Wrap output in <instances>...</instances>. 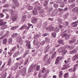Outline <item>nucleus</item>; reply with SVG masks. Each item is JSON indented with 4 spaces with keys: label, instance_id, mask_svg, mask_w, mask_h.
<instances>
[{
    "label": "nucleus",
    "instance_id": "f257e3e1",
    "mask_svg": "<svg viewBox=\"0 0 78 78\" xmlns=\"http://www.w3.org/2000/svg\"><path fill=\"white\" fill-rule=\"evenodd\" d=\"M66 49V47H61L58 50V51H59V53H61L62 51V55H64L65 54H66V53L67 52V50H64Z\"/></svg>",
    "mask_w": 78,
    "mask_h": 78
},
{
    "label": "nucleus",
    "instance_id": "f03ea898",
    "mask_svg": "<svg viewBox=\"0 0 78 78\" xmlns=\"http://www.w3.org/2000/svg\"><path fill=\"white\" fill-rule=\"evenodd\" d=\"M32 25H33L32 24L29 23L28 24V26H27L26 24H24L20 28V30H23V29H24V28H26V30H28L30 28V27Z\"/></svg>",
    "mask_w": 78,
    "mask_h": 78
},
{
    "label": "nucleus",
    "instance_id": "7ed1b4c3",
    "mask_svg": "<svg viewBox=\"0 0 78 78\" xmlns=\"http://www.w3.org/2000/svg\"><path fill=\"white\" fill-rule=\"evenodd\" d=\"M34 69H35V67H34V65L33 64H32L30 66L28 70V73H30L31 72H33V71L34 70Z\"/></svg>",
    "mask_w": 78,
    "mask_h": 78
},
{
    "label": "nucleus",
    "instance_id": "20e7f679",
    "mask_svg": "<svg viewBox=\"0 0 78 78\" xmlns=\"http://www.w3.org/2000/svg\"><path fill=\"white\" fill-rule=\"evenodd\" d=\"M59 28L57 27L55 29L54 32L51 33V35L53 37H56V33H58V32H59Z\"/></svg>",
    "mask_w": 78,
    "mask_h": 78
},
{
    "label": "nucleus",
    "instance_id": "39448f33",
    "mask_svg": "<svg viewBox=\"0 0 78 78\" xmlns=\"http://www.w3.org/2000/svg\"><path fill=\"white\" fill-rule=\"evenodd\" d=\"M52 16H59L60 14L58 13V10L57 9H55L52 12L51 14Z\"/></svg>",
    "mask_w": 78,
    "mask_h": 78
},
{
    "label": "nucleus",
    "instance_id": "423d86ee",
    "mask_svg": "<svg viewBox=\"0 0 78 78\" xmlns=\"http://www.w3.org/2000/svg\"><path fill=\"white\" fill-rule=\"evenodd\" d=\"M37 9L39 11V13H40V14H43V13L44 12V8L42 6L38 7H37Z\"/></svg>",
    "mask_w": 78,
    "mask_h": 78
},
{
    "label": "nucleus",
    "instance_id": "0eeeda50",
    "mask_svg": "<svg viewBox=\"0 0 78 78\" xmlns=\"http://www.w3.org/2000/svg\"><path fill=\"white\" fill-rule=\"evenodd\" d=\"M11 17H12V19L13 21H15L17 19V16L16 15H11Z\"/></svg>",
    "mask_w": 78,
    "mask_h": 78
},
{
    "label": "nucleus",
    "instance_id": "6e6552de",
    "mask_svg": "<svg viewBox=\"0 0 78 78\" xmlns=\"http://www.w3.org/2000/svg\"><path fill=\"white\" fill-rule=\"evenodd\" d=\"M47 30L51 32L55 29V28L51 26H50L47 27Z\"/></svg>",
    "mask_w": 78,
    "mask_h": 78
},
{
    "label": "nucleus",
    "instance_id": "1a4fd4ad",
    "mask_svg": "<svg viewBox=\"0 0 78 78\" xmlns=\"http://www.w3.org/2000/svg\"><path fill=\"white\" fill-rule=\"evenodd\" d=\"M37 18L35 17H33L32 20L31 21L32 23H37Z\"/></svg>",
    "mask_w": 78,
    "mask_h": 78
},
{
    "label": "nucleus",
    "instance_id": "9d476101",
    "mask_svg": "<svg viewBox=\"0 0 78 78\" xmlns=\"http://www.w3.org/2000/svg\"><path fill=\"white\" fill-rule=\"evenodd\" d=\"M13 2H14V4L17 7H19L20 5H19V3L18 2H17V0H13Z\"/></svg>",
    "mask_w": 78,
    "mask_h": 78
},
{
    "label": "nucleus",
    "instance_id": "9b49d317",
    "mask_svg": "<svg viewBox=\"0 0 78 78\" xmlns=\"http://www.w3.org/2000/svg\"><path fill=\"white\" fill-rule=\"evenodd\" d=\"M7 74L6 72L3 71L2 73L1 74V75H2L1 78H6Z\"/></svg>",
    "mask_w": 78,
    "mask_h": 78
},
{
    "label": "nucleus",
    "instance_id": "f8f14e48",
    "mask_svg": "<svg viewBox=\"0 0 78 78\" xmlns=\"http://www.w3.org/2000/svg\"><path fill=\"white\" fill-rule=\"evenodd\" d=\"M50 48V45L48 44L46 47L45 48V50H44V53H46V52H47L48 51V49Z\"/></svg>",
    "mask_w": 78,
    "mask_h": 78
},
{
    "label": "nucleus",
    "instance_id": "ddd939ff",
    "mask_svg": "<svg viewBox=\"0 0 78 78\" xmlns=\"http://www.w3.org/2000/svg\"><path fill=\"white\" fill-rule=\"evenodd\" d=\"M26 46L27 47L28 49H30V48H31V44H30V42H27L26 44Z\"/></svg>",
    "mask_w": 78,
    "mask_h": 78
},
{
    "label": "nucleus",
    "instance_id": "4468645a",
    "mask_svg": "<svg viewBox=\"0 0 78 78\" xmlns=\"http://www.w3.org/2000/svg\"><path fill=\"white\" fill-rule=\"evenodd\" d=\"M77 67H78V60L76 62V64L74 65V67L73 69V72H75L76 70V68Z\"/></svg>",
    "mask_w": 78,
    "mask_h": 78
},
{
    "label": "nucleus",
    "instance_id": "2eb2a0df",
    "mask_svg": "<svg viewBox=\"0 0 78 78\" xmlns=\"http://www.w3.org/2000/svg\"><path fill=\"white\" fill-rule=\"evenodd\" d=\"M33 13L34 15V16H36V15H37L38 13H37V9H34V10L33 11Z\"/></svg>",
    "mask_w": 78,
    "mask_h": 78
},
{
    "label": "nucleus",
    "instance_id": "dca6fc26",
    "mask_svg": "<svg viewBox=\"0 0 78 78\" xmlns=\"http://www.w3.org/2000/svg\"><path fill=\"white\" fill-rule=\"evenodd\" d=\"M58 44H60V45H64V41L62 40H61L58 41Z\"/></svg>",
    "mask_w": 78,
    "mask_h": 78
},
{
    "label": "nucleus",
    "instance_id": "f3484780",
    "mask_svg": "<svg viewBox=\"0 0 78 78\" xmlns=\"http://www.w3.org/2000/svg\"><path fill=\"white\" fill-rule=\"evenodd\" d=\"M6 23V22H3L2 20H0V26H2L3 25H5Z\"/></svg>",
    "mask_w": 78,
    "mask_h": 78
},
{
    "label": "nucleus",
    "instance_id": "a211bd4d",
    "mask_svg": "<svg viewBox=\"0 0 78 78\" xmlns=\"http://www.w3.org/2000/svg\"><path fill=\"white\" fill-rule=\"evenodd\" d=\"M78 23V21H77L73 23L72 25L73 27H76L77 26V24Z\"/></svg>",
    "mask_w": 78,
    "mask_h": 78
},
{
    "label": "nucleus",
    "instance_id": "6ab92c4d",
    "mask_svg": "<svg viewBox=\"0 0 78 78\" xmlns=\"http://www.w3.org/2000/svg\"><path fill=\"white\" fill-rule=\"evenodd\" d=\"M63 73L62 71H60L59 73L58 76L59 78H62Z\"/></svg>",
    "mask_w": 78,
    "mask_h": 78
},
{
    "label": "nucleus",
    "instance_id": "aec40b11",
    "mask_svg": "<svg viewBox=\"0 0 78 78\" xmlns=\"http://www.w3.org/2000/svg\"><path fill=\"white\" fill-rule=\"evenodd\" d=\"M51 59L50 58H49L48 60L46 62V65H48V64H50V63H51Z\"/></svg>",
    "mask_w": 78,
    "mask_h": 78
},
{
    "label": "nucleus",
    "instance_id": "412c9836",
    "mask_svg": "<svg viewBox=\"0 0 78 78\" xmlns=\"http://www.w3.org/2000/svg\"><path fill=\"white\" fill-rule=\"evenodd\" d=\"M69 25V23L68 22H65L63 23V26L64 28H66V27H67Z\"/></svg>",
    "mask_w": 78,
    "mask_h": 78
},
{
    "label": "nucleus",
    "instance_id": "4be33fe9",
    "mask_svg": "<svg viewBox=\"0 0 78 78\" xmlns=\"http://www.w3.org/2000/svg\"><path fill=\"white\" fill-rule=\"evenodd\" d=\"M58 22V23L59 24H62V20L60 18L58 19L57 20Z\"/></svg>",
    "mask_w": 78,
    "mask_h": 78
},
{
    "label": "nucleus",
    "instance_id": "5701e85b",
    "mask_svg": "<svg viewBox=\"0 0 78 78\" xmlns=\"http://www.w3.org/2000/svg\"><path fill=\"white\" fill-rule=\"evenodd\" d=\"M29 50H27L26 51V52L24 53V56H23V58H24L26 56V55H27L28 53H29Z\"/></svg>",
    "mask_w": 78,
    "mask_h": 78
},
{
    "label": "nucleus",
    "instance_id": "b1692460",
    "mask_svg": "<svg viewBox=\"0 0 78 78\" xmlns=\"http://www.w3.org/2000/svg\"><path fill=\"white\" fill-rule=\"evenodd\" d=\"M34 45H37V43H38V41H37V39H34V41L33 42Z\"/></svg>",
    "mask_w": 78,
    "mask_h": 78
},
{
    "label": "nucleus",
    "instance_id": "393cba45",
    "mask_svg": "<svg viewBox=\"0 0 78 78\" xmlns=\"http://www.w3.org/2000/svg\"><path fill=\"white\" fill-rule=\"evenodd\" d=\"M67 68V66L66 65H64L63 66V67L61 68L62 70H65Z\"/></svg>",
    "mask_w": 78,
    "mask_h": 78
},
{
    "label": "nucleus",
    "instance_id": "a878e982",
    "mask_svg": "<svg viewBox=\"0 0 78 78\" xmlns=\"http://www.w3.org/2000/svg\"><path fill=\"white\" fill-rule=\"evenodd\" d=\"M59 57H58L56 58L55 62V64H58L59 62Z\"/></svg>",
    "mask_w": 78,
    "mask_h": 78
},
{
    "label": "nucleus",
    "instance_id": "bb28decb",
    "mask_svg": "<svg viewBox=\"0 0 78 78\" xmlns=\"http://www.w3.org/2000/svg\"><path fill=\"white\" fill-rule=\"evenodd\" d=\"M19 55V52L17 51L13 55V58H16Z\"/></svg>",
    "mask_w": 78,
    "mask_h": 78
},
{
    "label": "nucleus",
    "instance_id": "cd10ccee",
    "mask_svg": "<svg viewBox=\"0 0 78 78\" xmlns=\"http://www.w3.org/2000/svg\"><path fill=\"white\" fill-rule=\"evenodd\" d=\"M7 43V39L6 38H4L2 41L3 44H6Z\"/></svg>",
    "mask_w": 78,
    "mask_h": 78
},
{
    "label": "nucleus",
    "instance_id": "c85d7f7f",
    "mask_svg": "<svg viewBox=\"0 0 78 78\" xmlns=\"http://www.w3.org/2000/svg\"><path fill=\"white\" fill-rule=\"evenodd\" d=\"M73 60V61H76L77 59V55H75L74 56H73L72 58Z\"/></svg>",
    "mask_w": 78,
    "mask_h": 78
},
{
    "label": "nucleus",
    "instance_id": "c756f323",
    "mask_svg": "<svg viewBox=\"0 0 78 78\" xmlns=\"http://www.w3.org/2000/svg\"><path fill=\"white\" fill-rule=\"evenodd\" d=\"M26 18V16H23L21 21V22H24V21H25V18Z\"/></svg>",
    "mask_w": 78,
    "mask_h": 78
},
{
    "label": "nucleus",
    "instance_id": "7c9ffc66",
    "mask_svg": "<svg viewBox=\"0 0 78 78\" xmlns=\"http://www.w3.org/2000/svg\"><path fill=\"white\" fill-rule=\"evenodd\" d=\"M69 77V73H65L64 75V78H67Z\"/></svg>",
    "mask_w": 78,
    "mask_h": 78
},
{
    "label": "nucleus",
    "instance_id": "2f4dec72",
    "mask_svg": "<svg viewBox=\"0 0 78 78\" xmlns=\"http://www.w3.org/2000/svg\"><path fill=\"white\" fill-rule=\"evenodd\" d=\"M76 50L75 49H74L70 51L69 53L70 54H73V53H76Z\"/></svg>",
    "mask_w": 78,
    "mask_h": 78
},
{
    "label": "nucleus",
    "instance_id": "473e14b6",
    "mask_svg": "<svg viewBox=\"0 0 78 78\" xmlns=\"http://www.w3.org/2000/svg\"><path fill=\"white\" fill-rule=\"evenodd\" d=\"M12 38H9L8 41V44H11V43H12Z\"/></svg>",
    "mask_w": 78,
    "mask_h": 78
},
{
    "label": "nucleus",
    "instance_id": "72a5a7b5",
    "mask_svg": "<svg viewBox=\"0 0 78 78\" xmlns=\"http://www.w3.org/2000/svg\"><path fill=\"white\" fill-rule=\"evenodd\" d=\"M6 28H7V25H4L1 27V28L2 30H3Z\"/></svg>",
    "mask_w": 78,
    "mask_h": 78
},
{
    "label": "nucleus",
    "instance_id": "f704fd0d",
    "mask_svg": "<svg viewBox=\"0 0 78 78\" xmlns=\"http://www.w3.org/2000/svg\"><path fill=\"white\" fill-rule=\"evenodd\" d=\"M45 42H46L47 43H49L50 42V38L48 37L45 38Z\"/></svg>",
    "mask_w": 78,
    "mask_h": 78
},
{
    "label": "nucleus",
    "instance_id": "c9c22d12",
    "mask_svg": "<svg viewBox=\"0 0 78 78\" xmlns=\"http://www.w3.org/2000/svg\"><path fill=\"white\" fill-rule=\"evenodd\" d=\"M18 28V26H15V27H12L11 28V30H16V28Z\"/></svg>",
    "mask_w": 78,
    "mask_h": 78
},
{
    "label": "nucleus",
    "instance_id": "e433bc0d",
    "mask_svg": "<svg viewBox=\"0 0 78 78\" xmlns=\"http://www.w3.org/2000/svg\"><path fill=\"white\" fill-rule=\"evenodd\" d=\"M43 76V75L42 73L41 72H39L38 74V78H41V77H42Z\"/></svg>",
    "mask_w": 78,
    "mask_h": 78
},
{
    "label": "nucleus",
    "instance_id": "4c0bfd02",
    "mask_svg": "<svg viewBox=\"0 0 78 78\" xmlns=\"http://www.w3.org/2000/svg\"><path fill=\"white\" fill-rule=\"evenodd\" d=\"M49 2V0H45L44 3V6H47L48 5V2Z\"/></svg>",
    "mask_w": 78,
    "mask_h": 78
},
{
    "label": "nucleus",
    "instance_id": "58836bf2",
    "mask_svg": "<svg viewBox=\"0 0 78 78\" xmlns=\"http://www.w3.org/2000/svg\"><path fill=\"white\" fill-rule=\"evenodd\" d=\"M12 61L11 60V58H9V61L8 62V65H10V64L11 63Z\"/></svg>",
    "mask_w": 78,
    "mask_h": 78
},
{
    "label": "nucleus",
    "instance_id": "ea45409f",
    "mask_svg": "<svg viewBox=\"0 0 78 78\" xmlns=\"http://www.w3.org/2000/svg\"><path fill=\"white\" fill-rule=\"evenodd\" d=\"M40 65L37 66H36V70L37 71H39L40 70Z\"/></svg>",
    "mask_w": 78,
    "mask_h": 78
},
{
    "label": "nucleus",
    "instance_id": "a19ab883",
    "mask_svg": "<svg viewBox=\"0 0 78 78\" xmlns=\"http://www.w3.org/2000/svg\"><path fill=\"white\" fill-rule=\"evenodd\" d=\"M18 35V34H17V33H15L13 34L12 36V37L14 38V37H16V36H17Z\"/></svg>",
    "mask_w": 78,
    "mask_h": 78
},
{
    "label": "nucleus",
    "instance_id": "79ce46f5",
    "mask_svg": "<svg viewBox=\"0 0 78 78\" xmlns=\"http://www.w3.org/2000/svg\"><path fill=\"white\" fill-rule=\"evenodd\" d=\"M75 41H76V40H75V39H73L71 41H69V44H72V43H73V42H75Z\"/></svg>",
    "mask_w": 78,
    "mask_h": 78
},
{
    "label": "nucleus",
    "instance_id": "37998d69",
    "mask_svg": "<svg viewBox=\"0 0 78 78\" xmlns=\"http://www.w3.org/2000/svg\"><path fill=\"white\" fill-rule=\"evenodd\" d=\"M48 54H46L44 57V60L46 61L47 59L48 58Z\"/></svg>",
    "mask_w": 78,
    "mask_h": 78
},
{
    "label": "nucleus",
    "instance_id": "c03bdc74",
    "mask_svg": "<svg viewBox=\"0 0 78 78\" xmlns=\"http://www.w3.org/2000/svg\"><path fill=\"white\" fill-rule=\"evenodd\" d=\"M68 34L66 33H65L64 34H63L62 35V38H63V37H66V36H67Z\"/></svg>",
    "mask_w": 78,
    "mask_h": 78
},
{
    "label": "nucleus",
    "instance_id": "a18cd8bd",
    "mask_svg": "<svg viewBox=\"0 0 78 78\" xmlns=\"http://www.w3.org/2000/svg\"><path fill=\"white\" fill-rule=\"evenodd\" d=\"M46 70L45 69V68H43L42 69V70H41V72H42V73H44L45 72Z\"/></svg>",
    "mask_w": 78,
    "mask_h": 78
},
{
    "label": "nucleus",
    "instance_id": "49530a36",
    "mask_svg": "<svg viewBox=\"0 0 78 78\" xmlns=\"http://www.w3.org/2000/svg\"><path fill=\"white\" fill-rule=\"evenodd\" d=\"M55 55H56V53H55L54 54H53L51 57V58H52V59H53V58H55Z\"/></svg>",
    "mask_w": 78,
    "mask_h": 78
},
{
    "label": "nucleus",
    "instance_id": "de8ad7c7",
    "mask_svg": "<svg viewBox=\"0 0 78 78\" xmlns=\"http://www.w3.org/2000/svg\"><path fill=\"white\" fill-rule=\"evenodd\" d=\"M53 6L54 8H58V4H54L53 5Z\"/></svg>",
    "mask_w": 78,
    "mask_h": 78
},
{
    "label": "nucleus",
    "instance_id": "09e8293b",
    "mask_svg": "<svg viewBox=\"0 0 78 78\" xmlns=\"http://www.w3.org/2000/svg\"><path fill=\"white\" fill-rule=\"evenodd\" d=\"M60 7H61V8H63V7H64V3H62L60 5Z\"/></svg>",
    "mask_w": 78,
    "mask_h": 78
},
{
    "label": "nucleus",
    "instance_id": "8fccbe9b",
    "mask_svg": "<svg viewBox=\"0 0 78 78\" xmlns=\"http://www.w3.org/2000/svg\"><path fill=\"white\" fill-rule=\"evenodd\" d=\"M11 12L12 14H12H13V15H15V14H14V12H14V10H13L12 9H11Z\"/></svg>",
    "mask_w": 78,
    "mask_h": 78
},
{
    "label": "nucleus",
    "instance_id": "3c124183",
    "mask_svg": "<svg viewBox=\"0 0 78 78\" xmlns=\"http://www.w3.org/2000/svg\"><path fill=\"white\" fill-rule=\"evenodd\" d=\"M16 47H13L12 49V50H11V51H14V50H16Z\"/></svg>",
    "mask_w": 78,
    "mask_h": 78
},
{
    "label": "nucleus",
    "instance_id": "603ef678",
    "mask_svg": "<svg viewBox=\"0 0 78 78\" xmlns=\"http://www.w3.org/2000/svg\"><path fill=\"white\" fill-rule=\"evenodd\" d=\"M33 7H32L31 6H30L28 8V9L29 10H32V9H33Z\"/></svg>",
    "mask_w": 78,
    "mask_h": 78
},
{
    "label": "nucleus",
    "instance_id": "864d4df0",
    "mask_svg": "<svg viewBox=\"0 0 78 78\" xmlns=\"http://www.w3.org/2000/svg\"><path fill=\"white\" fill-rule=\"evenodd\" d=\"M77 9H78V8L75 7L73 9V12H75L76 10Z\"/></svg>",
    "mask_w": 78,
    "mask_h": 78
},
{
    "label": "nucleus",
    "instance_id": "5fc2aeb1",
    "mask_svg": "<svg viewBox=\"0 0 78 78\" xmlns=\"http://www.w3.org/2000/svg\"><path fill=\"white\" fill-rule=\"evenodd\" d=\"M5 64H4L2 66V69H1V70H2L3 69H4V67H5Z\"/></svg>",
    "mask_w": 78,
    "mask_h": 78
},
{
    "label": "nucleus",
    "instance_id": "6e6d98bb",
    "mask_svg": "<svg viewBox=\"0 0 78 78\" xmlns=\"http://www.w3.org/2000/svg\"><path fill=\"white\" fill-rule=\"evenodd\" d=\"M45 44V41L43 40L41 42V45H44Z\"/></svg>",
    "mask_w": 78,
    "mask_h": 78
},
{
    "label": "nucleus",
    "instance_id": "4d7b16f0",
    "mask_svg": "<svg viewBox=\"0 0 78 78\" xmlns=\"http://www.w3.org/2000/svg\"><path fill=\"white\" fill-rule=\"evenodd\" d=\"M8 6H9V5H8V4H6L3 6V7L4 8H8Z\"/></svg>",
    "mask_w": 78,
    "mask_h": 78
},
{
    "label": "nucleus",
    "instance_id": "13d9d810",
    "mask_svg": "<svg viewBox=\"0 0 78 78\" xmlns=\"http://www.w3.org/2000/svg\"><path fill=\"white\" fill-rule=\"evenodd\" d=\"M22 59V57H20L18 58H17L16 59V61H19L20 60Z\"/></svg>",
    "mask_w": 78,
    "mask_h": 78
},
{
    "label": "nucleus",
    "instance_id": "bf43d9fd",
    "mask_svg": "<svg viewBox=\"0 0 78 78\" xmlns=\"http://www.w3.org/2000/svg\"><path fill=\"white\" fill-rule=\"evenodd\" d=\"M8 55L7 56L8 58H9L11 56V54L9 52L8 53Z\"/></svg>",
    "mask_w": 78,
    "mask_h": 78
},
{
    "label": "nucleus",
    "instance_id": "052dcab7",
    "mask_svg": "<svg viewBox=\"0 0 78 78\" xmlns=\"http://www.w3.org/2000/svg\"><path fill=\"white\" fill-rule=\"evenodd\" d=\"M62 2V0H58L57 2L58 3H61Z\"/></svg>",
    "mask_w": 78,
    "mask_h": 78
},
{
    "label": "nucleus",
    "instance_id": "680f3d73",
    "mask_svg": "<svg viewBox=\"0 0 78 78\" xmlns=\"http://www.w3.org/2000/svg\"><path fill=\"white\" fill-rule=\"evenodd\" d=\"M66 36V37L65 38L66 40H67L69 38V36H68V35H67V36Z\"/></svg>",
    "mask_w": 78,
    "mask_h": 78
},
{
    "label": "nucleus",
    "instance_id": "e2e57ef3",
    "mask_svg": "<svg viewBox=\"0 0 78 78\" xmlns=\"http://www.w3.org/2000/svg\"><path fill=\"white\" fill-rule=\"evenodd\" d=\"M4 16V15L3 14V13H0V16L1 17H3Z\"/></svg>",
    "mask_w": 78,
    "mask_h": 78
},
{
    "label": "nucleus",
    "instance_id": "0e129e2a",
    "mask_svg": "<svg viewBox=\"0 0 78 78\" xmlns=\"http://www.w3.org/2000/svg\"><path fill=\"white\" fill-rule=\"evenodd\" d=\"M75 6V5L73 4V5H71L69 7H70V8H73V7H74V6Z\"/></svg>",
    "mask_w": 78,
    "mask_h": 78
},
{
    "label": "nucleus",
    "instance_id": "69168bd1",
    "mask_svg": "<svg viewBox=\"0 0 78 78\" xmlns=\"http://www.w3.org/2000/svg\"><path fill=\"white\" fill-rule=\"evenodd\" d=\"M3 54L4 55H7V52L6 51H4L3 52Z\"/></svg>",
    "mask_w": 78,
    "mask_h": 78
},
{
    "label": "nucleus",
    "instance_id": "338daca9",
    "mask_svg": "<svg viewBox=\"0 0 78 78\" xmlns=\"http://www.w3.org/2000/svg\"><path fill=\"white\" fill-rule=\"evenodd\" d=\"M47 36V34H44L42 35L43 37H45V36Z\"/></svg>",
    "mask_w": 78,
    "mask_h": 78
},
{
    "label": "nucleus",
    "instance_id": "774afa93",
    "mask_svg": "<svg viewBox=\"0 0 78 78\" xmlns=\"http://www.w3.org/2000/svg\"><path fill=\"white\" fill-rule=\"evenodd\" d=\"M27 16L29 18H30V17H31V14H28Z\"/></svg>",
    "mask_w": 78,
    "mask_h": 78
}]
</instances>
